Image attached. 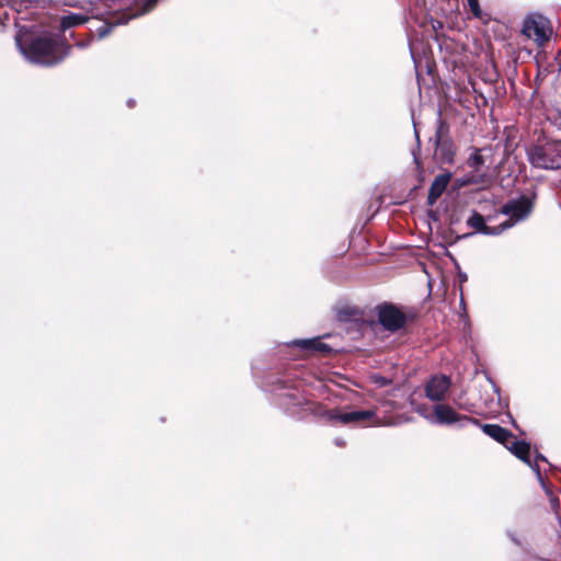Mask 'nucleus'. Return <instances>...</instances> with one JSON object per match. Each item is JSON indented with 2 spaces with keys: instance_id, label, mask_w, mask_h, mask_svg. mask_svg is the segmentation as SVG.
Masks as SVG:
<instances>
[{
  "instance_id": "20e7f679",
  "label": "nucleus",
  "mask_w": 561,
  "mask_h": 561,
  "mask_svg": "<svg viewBox=\"0 0 561 561\" xmlns=\"http://www.w3.org/2000/svg\"><path fill=\"white\" fill-rule=\"evenodd\" d=\"M433 141L434 159L440 164H454L456 146L450 135L449 124L438 117L434 136L431 138Z\"/></svg>"
},
{
  "instance_id": "2eb2a0df",
  "label": "nucleus",
  "mask_w": 561,
  "mask_h": 561,
  "mask_svg": "<svg viewBox=\"0 0 561 561\" xmlns=\"http://www.w3.org/2000/svg\"><path fill=\"white\" fill-rule=\"evenodd\" d=\"M89 21V18L78 13H69L65 15L60 20V28L62 31L69 30L71 27H76L82 25Z\"/></svg>"
},
{
  "instance_id": "f3484780",
  "label": "nucleus",
  "mask_w": 561,
  "mask_h": 561,
  "mask_svg": "<svg viewBox=\"0 0 561 561\" xmlns=\"http://www.w3.org/2000/svg\"><path fill=\"white\" fill-rule=\"evenodd\" d=\"M127 20L125 19H117L115 21H106L104 22L102 25H100L98 28H96V34H98V37L99 38H105L107 35L111 34V32L113 31V28L119 24H123V23H126Z\"/></svg>"
},
{
  "instance_id": "f257e3e1",
  "label": "nucleus",
  "mask_w": 561,
  "mask_h": 561,
  "mask_svg": "<svg viewBox=\"0 0 561 561\" xmlns=\"http://www.w3.org/2000/svg\"><path fill=\"white\" fill-rule=\"evenodd\" d=\"M15 44L27 61L44 67L60 64L71 49L66 39L51 34L19 33L15 36Z\"/></svg>"
},
{
  "instance_id": "b1692460",
  "label": "nucleus",
  "mask_w": 561,
  "mask_h": 561,
  "mask_svg": "<svg viewBox=\"0 0 561 561\" xmlns=\"http://www.w3.org/2000/svg\"><path fill=\"white\" fill-rule=\"evenodd\" d=\"M470 182H472V183H477V184H478V183L485 184V183H490V180H486V179H485V176H484V175H482V176H480L479 179H474V178H472V179L470 180Z\"/></svg>"
},
{
  "instance_id": "ddd939ff",
  "label": "nucleus",
  "mask_w": 561,
  "mask_h": 561,
  "mask_svg": "<svg viewBox=\"0 0 561 561\" xmlns=\"http://www.w3.org/2000/svg\"><path fill=\"white\" fill-rule=\"evenodd\" d=\"M484 434L501 443L504 446H508L510 442L514 438V434L497 424H481L479 425Z\"/></svg>"
},
{
  "instance_id": "393cba45",
  "label": "nucleus",
  "mask_w": 561,
  "mask_h": 561,
  "mask_svg": "<svg viewBox=\"0 0 561 561\" xmlns=\"http://www.w3.org/2000/svg\"><path fill=\"white\" fill-rule=\"evenodd\" d=\"M414 162H415L416 169L419 171H422L423 170L422 161H421L420 157H417L415 153H414Z\"/></svg>"
},
{
  "instance_id": "6e6552de",
  "label": "nucleus",
  "mask_w": 561,
  "mask_h": 561,
  "mask_svg": "<svg viewBox=\"0 0 561 561\" xmlns=\"http://www.w3.org/2000/svg\"><path fill=\"white\" fill-rule=\"evenodd\" d=\"M534 209V202L526 195L507 201L499 210L500 214L513 217L517 221L525 220Z\"/></svg>"
},
{
  "instance_id": "a878e982",
  "label": "nucleus",
  "mask_w": 561,
  "mask_h": 561,
  "mask_svg": "<svg viewBox=\"0 0 561 561\" xmlns=\"http://www.w3.org/2000/svg\"><path fill=\"white\" fill-rule=\"evenodd\" d=\"M538 461H547V458L542 454L537 453L536 454V460H535L534 463H537Z\"/></svg>"
},
{
  "instance_id": "a211bd4d",
  "label": "nucleus",
  "mask_w": 561,
  "mask_h": 561,
  "mask_svg": "<svg viewBox=\"0 0 561 561\" xmlns=\"http://www.w3.org/2000/svg\"><path fill=\"white\" fill-rule=\"evenodd\" d=\"M468 167L478 171L484 163V158L479 153V150H476L474 153L470 154L468 158Z\"/></svg>"
},
{
  "instance_id": "9d476101",
  "label": "nucleus",
  "mask_w": 561,
  "mask_h": 561,
  "mask_svg": "<svg viewBox=\"0 0 561 561\" xmlns=\"http://www.w3.org/2000/svg\"><path fill=\"white\" fill-rule=\"evenodd\" d=\"M293 345L299 347L307 356L328 357L333 353L332 347L323 343L321 337L295 340Z\"/></svg>"
},
{
  "instance_id": "0eeeda50",
  "label": "nucleus",
  "mask_w": 561,
  "mask_h": 561,
  "mask_svg": "<svg viewBox=\"0 0 561 561\" xmlns=\"http://www.w3.org/2000/svg\"><path fill=\"white\" fill-rule=\"evenodd\" d=\"M523 34L536 42L543 44L550 39L552 30L549 21L542 15L529 16L523 25Z\"/></svg>"
},
{
  "instance_id": "f03ea898",
  "label": "nucleus",
  "mask_w": 561,
  "mask_h": 561,
  "mask_svg": "<svg viewBox=\"0 0 561 561\" xmlns=\"http://www.w3.org/2000/svg\"><path fill=\"white\" fill-rule=\"evenodd\" d=\"M376 313L379 324L389 332H398L403 329L407 323H412L417 319V312L409 310L402 311L392 302H382L376 306Z\"/></svg>"
},
{
  "instance_id": "1a4fd4ad",
  "label": "nucleus",
  "mask_w": 561,
  "mask_h": 561,
  "mask_svg": "<svg viewBox=\"0 0 561 561\" xmlns=\"http://www.w3.org/2000/svg\"><path fill=\"white\" fill-rule=\"evenodd\" d=\"M451 387L450 377L439 374L432 376L425 383V397L434 402H442Z\"/></svg>"
},
{
  "instance_id": "cd10ccee",
  "label": "nucleus",
  "mask_w": 561,
  "mask_h": 561,
  "mask_svg": "<svg viewBox=\"0 0 561 561\" xmlns=\"http://www.w3.org/2000/svg\"><path fill=\"white\" fill-rule=\"evenodd\" d=\"M336 445H339V446H344V445H345V443H344L343 440H336Z\"/></svg>"
},
{
  "instance_id": "aec40b11",
  "label": "nucleus",
  "mask_w": 561,
  "mask_h": 561,
  "mask_svg": "<svg viewBox=\"0 0 561 561\" xmlns=\"http://www.w3.org/2000/svg\"><path fill=\"white\" fill-rule=\"evenodd\" d=\"M503 231L501 229V226H495V227H490L488 226V229L484 230L483 234H486V236H496V234H501Z\"/></svg>"
},
{
  "instance_id": "4468645a",
  "label": "nucleus",
  "mask_w": 561,
  "mask_h": 561,
  "mask_svg": "<svg viewBox=\"0 0 561 561\" xmlns=\"http://www.w3.org/2000/svg\"><path fill=\"white\" fill-rule=\"evenodd\" d=\"M336 318L341 322H365V311L357 307H343L337 310Z\"/></svg>"
},
{
  "instance_id": "7ed1b4c3",
  "label": "nucleus",
  "mask_w": 561,
  "mask_h": 561,
  "mask_svg": "<svg viewBox=\"0 0 561 561\" xmlns=\"http://www.w3.org/2000/svg\"><path fill=\"white\" fill-rule=\"evenodd\" d=\"M529 162L539 169H561V141H547L543 145H534L527 151Z\"/></svg>"
},
{
  "instance_id": "9b49d317",
  "label": "nucleus",
  "mask_w": 561,
  "mask_h": 561,
  "mask_svg": "<svg viewBox=\"0 0 561 561\" xmlns=\"http://www.w3.org/2000/svg\"><path fill=\"white\" fill-rule=\"evenodd\" d=\"M515 457L520 459L524 463L528 465L536 473L537 477L542 480L540 468L538 463H533L530 459V444L525 440H517L516 437L510 442L508 446H505Z\"/></svg>"
},
{
  "instance_id": "39448f33",
  "label": "nucleus",
  "mask_w": 561,
  "mask_h": 561,
  "mask_svg": "<svg viewBox=\"0 0 561 561\" xmlns=\"http://www.w3.org/2000/svg\"><path fill=\"white\" fill-rule=\"evenodd\" d=\"M314 414L329 422L341 424L360 423L376 417V412L374 410L341 412L337 409L329 410L321 405L314 410Z\"/></svg>"
},
{
  "instance_id": "6ab92c4d",
  "label": "nucleus",
  "mask_w": 561,
  "mask_h": 561,
  "mask_svg": "<svg viewBox=\"0 0 561 561\" xmlns=\"http://www.w3.org/2000/svg\"><path fill=\"white\" fill-rule=\"evenodd\" d=\"M467 2L473 16L477 19H481L482 10L480 8L479 0H467Z\"/></svg>"
},
{
  "instance_id": "5701e85b",
  "label": "nucleus",
  "mask_w": 561,
  "mask_h": 561,
  "mask_svg": "<svg viewBox=\"0 0 561 561\" xmlns=\"http://www.w3.org/2000/svg\"><path fill=\"white\" fill-rule=\"evenodd\" d=\"M375 382L378 383L379 386H388L391 383V380L386 378V377H382V376H376L374 378Z\"/></svg>"
},
{
  "instance_id": "423d86ee",
  "label": "nucleus",
  "mask_w": 561,
  "mask_h": 561,
  "mask_svg": "<svg viewBox=\"0 0 561 561\" xmlns=\"http://www.w3.org/2000/svg\"><path fill=\"white\" fill-rule=\"evenodd\" d=\"M433 422L439 425L457 424L459 427H465L467 424L480 425L478 419L460 414L449 404L437 403L433 410Z\"/></svg>"
},
{
  "instance_id": "4be33fe9",
  "label": "nucleus",
  "mask_w": 561,
  "mask_h": 561,
  "mask_svg": "<svg viewBox=\"0 0 561 561\" xmlns=\"http://www.w3.org/2000/svg\"><path fill=\"white\" fill-rule=\"evenodd\" d=\"M549 495H550V499H549V501H550V505H551L552 510H553L554 512H557V511H558V508H559V506H560L559 497L554 496V495L552 494V492H549Z\"/></svg>"
},
{
  "instance_id": "bb28decb",
  "label": "nucleus",
  "mask_w": 561,
  "mask_h": 561,
  "mask_svg": "<svg viewBox=\"0 0 561 561\" xmlns=\"http://www.w3.org/2000/svg\"><path fill=\"white\" fill-rule=\"evenodd\" d=\"M157 1L158 0H147L146 1V7L151 9V8H153L156 5Z\"/></svg>"
},
{
  "instance_id": "412c9836",
  "label": "nucleus",
  "mask_w": 561,
  "mask_h": 561,
  "mask_svg": "<svg viewBox=\"0 0 561 561\" xmlns=\"http://www.w3.org/2000/svg\"><path fill=\"white\" fill-rule=\"evenodd\" d=\"M516 222H518V221L515 220L513 217H510L508 219H506L505 221L500 224V226H501L502 231L504 232L506 229L512 228Z\"/></svg>"
},
{
  "instance_id": "f8f14e48",
  "label": "nucleus",
  "mask_w": 561,
  "mask_h": 561,
  "mask_svg": "<svg viewBox=\"0 0 561 561\" xmlns=\"http://www.w3.org/2000/svg\"><path fill=\"white\" fill-rule=\"evenodd\" d=\"M451 180V173L445 172L442 174H438L434 181L432 182L428 194H427V205L434 206L437 199L443 195L445 190L447 188L449 182Z\"/></svg>"
},
{
  "instance_id": "dca6fc26",
  "label": "nucleus",
  "mask_w": 561,
  "mask_h": 561,
  "mask_svg": "<svg viewBox=\"0 0 561 561\" xmlns=\"http://www.w3.org/2000/svg\"><path fill=\"white\" fill-rule=\"evenodd\" d=\"M467 226L472 228L476 232L482 233L488 229L485 218L478 211H473L472 215L467 219Z\"/></svg>"
}]
</instances>
